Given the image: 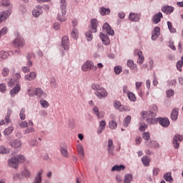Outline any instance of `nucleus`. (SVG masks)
<instances>
[{
	"mask_svg": "<svg viewBox=\"0 0 183 183\" xmlns=\"http://www.w3.org/2000/svg\"><path fill=\"white\" fill-rule=\"evenodd\" d=\"M132 181V174H127L124 176V183H131Z\"/></svg>",
	"mask_w": 183,
	"mask_h": 183,
	"instance_id": "e433bc0d",
	"label": "nucleus"
},
{
	"mask_svg": "<svg viewBox=\"0 0 183 183\" xmlns=\"http://www.w3.org/2000/svg\"><path fill=\"white\" fill-rule=\"evenodd\" d=\"M71 36L73 39H76L78 38V29L76 28L73 29Z\"/></svg>",
	"mask_w": 183,
	"mask_h": 183,
	"instance_id": "c03bdc74",
	"label": "nucleus"
},
{
	"mask_svg": "<svg viewBox=\"0 0 183 183\" xmlns=\"http://www.w3.org/2000/svg\"><path fill=\"white\" fill-rule=\"evenodd\" d=\"M42 6H37L32 12V14L34 15V16H35L36 18H38V16H39V15H42Z\"/></svg>",
	"mask_w": 183,
	"mask_h": 183,
	"instance_id": "a211bd4d",
	"label": "nucleus"
},
{
	"mask_svg": "<svg viewBox=\"0 0 183 183\" xmlns=\"http://www.w3.org/2000/svg\"><path fill=\"white\" fill-rule=\"evenodd\" d=\"M173 139L182 142V141H183V135L176 134L174 136Z\"/></svg>",
	"mask_w": 183,
	"mask_h": 183,
	"instance_id": "6e6d98bb",
	"label": "nucleus"
},
{
	"mask_svg": "<svg viewBox=\"0 0 183 183\" xmlns=\"http://www.w3.org/2000/svg\"><path fill=\"white\" fill-rule=\"evenodd\" d=\"M20 118L21 121H24L25 119V109L22 108L20 111Z\"/></svg>",
	"mask_w": 183,
	"mask_h": 183,
	"instance_id": "13d9d810",
	"label": "nucleus"
},
{
	"mask_svg": "<svg viewBox=\"0 0 183 183\" xmlns=\"http://www.w3.org/2000/svg\"><path fill=\"white\" fill-rule=\"evenodd\" d=\"M1 75L3 76H8L9 75V69L4 67L1 71Z\"/></svg>",
	"mask_w": 183,
	"mask_h": 183,
	"instance_id": "09e8293b",
	"label": "nucleus"
},
{
	"mask_svg": "<svg viewBox=\"0 0 183 183\" xmlns=\"http://www.w3.org/2000/svg\"><path fill=\"white\" fill-rule=\"evenodd\" d=\"M36 78V72L31 71L29 74L25 75L24 79L26 81H34Z\"/></svg>",
	"mask_w": 183,
	"mask_h": 183,
	"instance_id": "5701e85b",
	"label": "nucleus"
},
{
	"mask_svg": "<svg viewBox=\"0 0 183 183\" xmlns=\"http://www.w3.org/2000/svg\"><path fill=\"white\" fill-rule=\"evenodd\" d=\"M9 145H10V147H12L13 148H20L21 143L20 140L14 139V141L10 142L9 143Z\"/></svg>",
	"mask_w": 183,
	"mask_h": 183,
	"instance_id": "393cba45",
	"label": "nucleus"
},
{
	"mask_svg": "<svg viewBox=\"0 0 183 183\" xmlns=\"http://www.w3.org/2000/svg\"><path fill=\"white\" fill-rule=\"evenodd\" d=\"M102 31L111 36H114L115 35V31L114 29H112V27L109 25V24L107 22L102 26Z\"/></svg>",
	"mask_w": 183,
	"mask_h": 183,
	"instance_id": "1a4fd4ad",
	"label": "nucleus"
},
{
	"mask_svg": "<svg viewBox=\"0 0 183 183\" xmlns=\"http://www.w3.org/2000/svg\"><path fill=\"white\" fill-rule=\"evenodd\" d=\"M32 132H35V129H34L32 127H27L24 131V134L26 135L27 134H32Z\"/></svg>",
	"mask_w": 183,
	"mask_h": 183,
	"instance_id": "37998d69",
	"label": "nucleus"
},
{
	"mask_svg": "<svg viewBox=\"0 0 183 183\" xmlns=\"http://www.w3.org/2000/svg\"><path fill=\"white\" fill-rule=\"evenodd\" d=\"M34 95L36 97H46V93L44 92V90L41 88H36L34 90Z\"/></svg>",
	"mask_w": 183,
	"mask_h": 183,
	"instance_id": "bb28decb",
	"label": "nucleus"
},
{
	"mask_svg": "<svg viewBox=\"0 0 183 183\" xmlns=\"http://www.w3.org/2000/svg\"><path fill=\"white\" fill-rule=\"evenodd\" d=\"M9 56V54L6 51H0V62L4 61V59H6Z\"/></svg>",
	"mask_w": 183,
	"mask_h": 183,
	"instance_id": "f704fd0d",
	"label": "nucleus"
},
{
	"mask_svg": "<svg viewBox=\"0 0 183 183\" xmlns=\"http://www.w3.org/2000/svg\"><path fill=\"white\" fill-rule=\"evenodd\" d=\"M168 85L169 86H175V85H177V80L175 79L170 80L168 83Z\"/></svg>",
	"mask_w": 183,
	"mask_h": 183,
	"instance_id": "680f3d73",
	"label": "nucleus"
},
{
	"mask_svg": "<svg viewBox=\"0 0 183 183\" xmlns=\"http://www.w3.org/2000/svg\"><path fill=\"white\" fill-rule=\"evenodd\" d=\"M16 85V86H15ZM9 86H15L11 90H10V95L11 97H15L17 94H19V91H21V86L18 84L17 81H14V79H10L8 82Z\"/></svg>",
	"mask_w": 183,
	"mask_h": 183,
	"instance_id": "423d86ee",
	"label": "nucleus"
},
{
	"mask_svg": "<svg viewBox=\"0 0 183 183\" xmlns=\"http://www.w3.org/2000/svg\"><path fill=\"white\" fill-rule=\"evenodd\" d=\"M159 32H161V29L158 26L154 27V31L152 34V41H155L159 36Z\"/></svg>",
	"mask_w": 183,
	"mask_h": 183,
	"instance_id": "6ab92c4d",
	"label": "nucleus"
},
{
	"mask_svg": "<svg viewBox=\"0 0 183 183\" xmlns=\"http://www.w3.org/2000/svg\"><path fill=\"white\" fill-rule=\"evenodd\" d=\"M142 138L143 139H144L145 141H148L150 138V134H149V132H143L142 133Z\"/></svg>",
	"mask_w": 183,
	"mask_h": 183,
	"instance_id": "5fc2aeb1",
	"label": "nucleus"
},
{
	"mask_svg": "<svg viewBox=\"0 0 183 183\" xmlns=\"http://www.w3.org/2000/svg\"><path fill=\"white\" fill-rule=\"evenodd\" d=\"M142 162L144 167H149V162H151V160L149 159V158H148V156H144L142 158Z\"/></svg>",
	"mask_w": 183,
	"mask_h": 183,
	"instance_id": "2f4dec72",
	"label": "nucleus"
},
{
	"mask_svg": "<svg viewBox=\"0 0 183 183\" xmlns=\"http://www.w3.org/2000/svg\"><path fill=\"white\" fill-rule=\"evenodd\" d=\"M118 127V124H117V122L112 120L109 122V128L110 129H115Z\"/></svg>",
	"mask_w": 183,
	"mask_h": 183,
	"instance_id": "4c0bfd02",
	"label": "nucleus"
},
{
	"mask_svg": "<svg viewBox=\"0 0 183 183\" xmlns=\"http://www.w3.org/2000/svg\"><path fill=\"white\" fill-rule=\"evenodd\" d=\"M121 72H122V67L121 66H116L114 67V74H116V75H119Z\"/></svg>",
	"mask_w": 183,
	"mask_h": 183,
	"instance_id": "de8ad7c7",
	"label": "nucleus"
},
{
	"mask_svg": "<svg viewBox=\"0 0 183 183\" xmlns=\"http://www.w3.org/2000/svg\"><path fill=\"white\" fill-rule=\"evenodd\" d=\"M127 66H129L130 69H133L135 72L138 71V67L135 64H134V60H128Z\"/></svg>",
	"mask_w": 183,
	"mask_h": 183,
	"instance_id": "a878e982",
	"label": "nucleus"
},
{
	"mask_svg": "<svg viewBox=\"0 0 183 183\" xmlns=\"http://www.w3.org/2000/svg\"><path fill=\"white\" fill-rule=\"evenodd\" d=\"M124 169H125V166L124 164H120L119 166L115 165L112 168L111 172H114V171H124Z\"/></svg>",
	"mask_w": 183,
	"mask_h": 183,
	"instance_id": "c756f323",
	"label": "nucleus"
},
{
	"mask_svg": "<svg viewBox=\"0 0 183 183\" xmlns=\"http://www.w3.org/2000/svg\"><path fill=\"white\" fill-rule=\"evenodd\" d=\"M61 13L57 16L58 21L64 22L65 21V15H66V0H61L60 1Z\"/></svg>",
	"mask_w": 183,
	"mask_h": 183,
	"instance_id": "39448f33",
	"label": "nucleus"
},
{
	"mask_svg": "<svg viewBox=\"0 0 183 183\" xmlns=\"http://www.w3.org/2000/svg\"><path fill=\"white\" fill-rule=\"evenodd\" d=\"M179 109L178 108H174L171 113V119L172 121H177L178 119V114Z\"/></svg>",
	"mask_w": 183,
	"mask_h": 183,
	"instance_id": "4be33fe9",
	"label": "nucleus"
},
{
	"mask_svg": "<svg viewBox=\"0 0 183 183\" xmlns=\"http://www.w3.org/2000/svg\"><path fill=\"white\" fill-rule=\"evenodd\" d=\"M0 91L4 94L6 91V86L5 84H0Z\"/></svg>",
	"mask_w": 183,
	"mask_h": 183,
	"instance_id": "052dcab7",
	"label": "nucleus"
},
{
	"mask_svg": "<svg viewBox=\"0 0 183 183\" xmlns=\"http://www.w3.org/2000/svg\"><path fill=\"white\" fill-rule=\"evenodd\" d=\"M127 97L129 101H132L133 102H135V101H137V97H135V94H134V93L131 92H127Z\"/></svg>",
	"mask_w": 183,
	"mask_h": 183,
	"instance_id": "c9c22d12",
	"label": "nucleus"
},
{
	"mask_svg": "<svg viewBox=\"0 0 183 183\" xmlns=\"http://www.w3.org/2000/svg\"><path fill=\"white\" fill-rule=\"evenodd\" d=\"M42 174H44V169H41L34 176L32 183H42Z\"/></svg>",
	"mask_w": 183,
	"mask_h": 183,
	"instance_id": "ddd939ff",
	"label": "nucleus"
},
{
	"mask_svg": "<svg viewBox=\"0 0 183 183\" xmlns=\"http://www.w3.org/2000/svg\"><path fill=\"white\" fill-rule=\"evenodd\" d=\"M51 86L52 88H56V82L55 81V78L51 79Z\"/></svg>",
	"mask_w": 183,
	"mask_h": 183,
	"instance_id": "338daca9",
	"label": "nucleus"
},
{
	"mask_svg": "<svg viewBox=\"0 0 183 183\" xmlns=\"http://www.w3.org/2000/svg\"><path fill=\"white\" fill-rule=\"evenodd\" d=\"M21 128H27L28 127V122H26V121H24V122H21L20 124H19Z\"/></svg>",
	"mask_w": 183,
	"mask_h": 183,
	"instance_id": "0e129e2a",
	"label": "nucleus"
},
{
	"mask_svg": "<svg viewBox=\"0 0 183 183\" xmlns=\"http://www.w3.org/2000/svg\"><path fill=\"white\" fill-rule=\"evenodd\" d=\"M7 33H8V27H3L0 30V38L1 36H4V35H6Z\"/></svg>",
	"mask_w": 183,
	"mask_h": 183,
	"instance_id": "603ef678",
	"label": "nucleus"
},
{
	"mask_svg": "<svg viewBox=\"0 0 183 183\" xmlns=\"http://www.w3.org/2000/svg\"><path fill=\"white\" fill-rule=\"evenodd\" d=\"M25 161V157L22 154L17 155L16 157H13L8 160V165L11 168H18V165H19L20 162H24Z\"/></svg>",
	"mask_w": 183,
	"mask_h": 183,
	"instance_id": "20e7f679",
	"label": "nucleus"
},
{
	"mask_svg": "<svg viewBox=\"0 0 183 183\" xmlns=\"http://www.w3.org/2000/svg\"><path fill=\"white\" fill-rule=\"evenodd\" d=\"M0 154H9V149H6L4 146H1Z\"/></svg>",
	"mask_w": 183,
	"mask_h": 183,
	"instance_id": "864d4df0",
	"label": "nucleus"
},
{
	"mask_svg": "<svg viewBox=\"0 0 183 183\" xmlns=\"http://www.w3.org/2000/svg\"><path fill=\"white\" fill-rule=\"evenodd\" d=\"M173 147L176 149H178L179 148V142H178V140H176L175 139H173Z\"/></svg>",
	"mask_w": 183,
	"mask_h": 183,
	"instance_id": "bf43d9fd",
	"label": "nucleus"
},
{
	"mask_svg": "<svg viewBox=\"0 0 183 183\" xmlns=\"http://www.w3.org/2000/svg\"><path fill=\"white\" fill-rule=\"evenodd\" d=\"M99 38L102 40L104 45H109L111 44V40L109 39V37H108V34H105L102 32L99 34Z\"/></svg>",
	"mask_w": 183,
	"mask_h": 183,
	"instance_id": "4468645a",
	"label": "nucleus"
},
{
	"mask_svg": "<svg viewBox=\"0 0 183 183\" xmlns=\"http://www.w3.org/2000/svg\"><path fill=\"white\" fill-rule=\"evenodd\" d=\"M26 58L27 59V66H32V61H31V58H32V56H31L30 54H27Z\"/></svg>",
	"mask_w": 183,
	"mask_h": 183,
	"instance_id": "a18cd8bd",
	"label": "nucleus"
},
{
	"mask_svg": "<svg viewBox=\"0 0 183 183\" xmlns=\"http://www.w3.org/2000/svg\"><path fill=\"white\" fill-rule=\"evenodd\" d=\"M166 94L168 98H171V97H174V94H175V92L172 89H169L166 92Z\"/></svg>",
	"mask_w": 183,
	"mask_h": 183,
	"instance_id": "4d7b16f0",
	"label": "nucleus"
},
{
	"mask_svg": "<svg viewBox=\"0 0 183 183\" xmlns=\"http://www.w3.org/2000/svg\"><path fill=\"white\" fill-rule=\"evenodd\" d=\"M77 152L81 159H84V158L85 157V153L84 152V147H82V145H77Z\"/></svg>",
	"mask_w": 183,
	"mask_h": 183,
	"instance_id": "b1692460",
	"label": "nucleus"
},
{
	"mask_svg": "<svg viewBox=\"0 0 183 183\" xmlns=\"http://www.w3.org/2000/svg\"><path fill=\"white\" fill-rule=\"evenodd\" d=\"M93 112L95 114V115H97L98 118H102L101 115H99V109L98 108V107L94 106L93 107Z\"/></svg>",
	"mask_w": 183,
	"mask_h": 183,
	"instance_id": "8fccbe9b",
	"label": "nucleus"
},
{
	"mask_svg": "<svg viewBox=\"0 0 183 183\" xmlns=\"http://www.w3.org/2000/svg\"><path fill=\"white\" fill-rule=\"evenodd\" d=\"M61 46H63L65 51H68V49H69V39H68L67 36H64L62 37Z\"/></svg>",
	"mask_w": 183,
	"mask_h": 183,
	"instance_id": "dca6fc26",
	"label": "nucleus"
},
{
	"mask_svg": "<svg viewBox=\"0 0 183 183\" xmlns=\"http://www.w3.org/2000/svg\"><path fill=\"white\" fill-rule=\"evenodd\" d=\"M162 18V13L159 12L157 14H154L152 19V21L154 24H159L161 22V19Z\"/></svg>",
	"mask_w": 183,
	"mask_h": 183,
	"instance_id": "412c9836",
	"label": "nucleus"
},
{
	"mask_svg": "<svg viewBox=\"0 0 183 183\" xmlns=\"http://www.w3.org/2000/svg\"><path fill=\"white\" fill-rule=\"evenodd\" d=\"M118 16L120 19H124V18H125V13H124V11H119L118 13Z\"/></svg>",
	"mask_w": 183,
	"mask_h": 183,
	"instance_id": "774afa93",
	"label": "nucleus"
},
{
	"mask_svg": "<svg viewBox=\"0 0 183 183\" xmlns=\"http://www.w3.org/2000/svg\"><path fill=\"white\" fill-rule=\"evenodd\" d=\"M21 176L25 177V178H29V177H31V172H29V170H28L27 169H24L21 172Z\"/></svg>",
	"mask_w": 183,
	"mask_h": 183,
	"instance_id": "58836bf2",
	"label": "nucleus"
},
{
	"mask_svg": "<svg viewBox=\"0 0 183 183\" xmlns=\"http://www.w3.org/2000/svg\"><path fill=\"white\" fill-rule=\"evenodd\" d=\"M106 125H107V123L105 122V121L102 120V121L100 122V125H99V127H101V129H102V130L105 129V126H106Z\"/></svg>",
	"mask_w": 183,
	"mask_h": 183,
	"instance_id": "69168bd1",
	"label": "nucleus"
},
{
	"mask_svg": "<svg viewBox=\"0 0 183 183\" xmlns=\"http://www.w3.org/2000/svg\"><path fill=\"white\" fill-rule=\"evenodd\" d=\"M174 7L171 6H164L162 8V12L169 15V14H172L174 12Z\"/></svg>",
	"mask_w": 183,
	"mask_h": 183,
	"instance_id": "aec40b11",
	"label": "nucleus"
},
{
	"mask_svg": "<svg viewBox=\"0 0 183 183\" xmlns=\"http://www.w3.org/2000/svg\"><path fill=\"white\" fill-rule=\"evenodd\" d=\"M14 132V127H9L4 130V135H11Z\"/></svg>",
	"mask_w": 183,
	"mask_h": 183,
	"instance_id": "49530a36",
	"label": "nucleus"
},
{
	"mask_svg": "<svg viewBox=\"0 0 183 183\" xmlns=\"http://www.w3.org/2000/svg\"><path fill=\"white\" fill-rule=\"evenodd\" d=\"M182 65L183 62L181 60L178 61L176 64L177 69L179 71V72L182 71Z\"/></svg>",
	"mask_w": 183,
	"mask_h": 183,
	"instance_id": "3c124183",
	"label": "nucleus"
},
{
	"mask_svg": "<svg viewBox=\"0 0 183 183\" xmlns=\"http://www.w3.org/2000/svg\"><path fill=\"white\" fill-rule=\"evenodd\" d=\"M91 27L88 32L85 34L87 41H90L93 39L92 34L97 33V28H98V20L97 19H92L90 21Z\"/></svg>",
	"mask_w": 183,
	"mask_h": 183,
	"instance_id": "7ed1b4c3",
	"label": "nucleus"
},
{
	"mask_svg": "<svg viewBox=\"0 0 183 183\" xmlns=\"http://www.w3.org/2000/svg\"><path fill=\"white\" fill-rule=\"evenodd\" d=\"M114 149L115 146L114 145V142L112 141V139H109L107 145V152L109 155H112V157H114V155H115V153H114Z\"/></svg>",
	"mask_w": 183,
	"mask_h": 183,
	"instance_id": "9b49d317",
	"label": "nucleus"
},
{
	"mask_svg": "<svg viewBox=\"0 0 183 183\" xmlns=\"http://www.w3.org/2000/svg\"><path fill=\"white\" fill-rule=\"evenodd\" d=\"M146 144L151 148H155V149H157V148H159V144L154 140H151L150 142H146Z\"/></svg>",
	"mask_w": 183,
	"mask_h": 183,
	"instance_id": "cd10ccee",
	"label": "nucleus"
},
{
	"mask_svg": "<svg viewBox=\"0 0 183 183\" xmlns=\"http://www.w3.org/2000/svg\"><path fill=\"white\" fill-rule=\"evenodd\" d=\"M24 45H25V41L24 40V38L21 36H17L16 39H15L13 41V46H14V48H18V49H21V48H24Z\"/></svg>",
	"mask_w": 183,
	"mask_h": 183,
	"instance_id": "6e6552de",
	"label": "nucleus"
},
{
	"mask_svg": "<svg viewBox=\"0 0 183 183\" xmlns=\"http://www.w3.org/2000/svg\"><path fill=\"white\" fill-rule=\"evenodd\" d=\"M39 104L41 105V107L43 108H48V107H49V103H48L46 102V100L44 99H41L40 101H39Z\"/></svg>",
	"mask_w": 183,
	"mask_h": 183,
	"instance_id": "79ce46f5",
	"label": "nucleus"
},
{
	"mask_svg": "<svg viewBox=\"0 0 183 183\" xmlns=\"http://www.w3.org/2000/svg\"><path fill=\"white\" fill-rule=\"evenodd\" d=\"M152 109L149 112H143L142 113L143 119H146L147 124L149 125H152L153 124H155V120H154V118L157 117V112H158V107L157 105H152Z\"/></svg>",
	"mask_w": 183,
	"mask_h": 183,
	"instance_id": "f257e3e1",
	"label": "nucleus"
},
{
	"mask_svg": "<svg viewBox=\"0 0 183 183\" xmlns=\"http://www.w3.org/2000/svg\"><path fill=\"white\" fill-rule=\"evenodd\" d=\"M169 46L173 51H176L177 50V48H175V46L174 45V41H169Z\"/></svg>",
	"mask_w": 183,
	"mask_h": 183,
	"instance_id": "e2e57ef3",
	"label": "nucleus"
},
{
	"mask_svg": "<svg viewBox=\"0 0 183 183\" xmlns=\"http://www.w3.org/2000/svg\"><path fill=\"white\" fill-rule=\"evenodd\" d=\"M93 69V71H97L98 69V67L96 66H94V62L92 61L87 60L81 66V70L84 71V72H89Z\"/></svg>",
	"mask_w": 183,
	"mask_h": 183,
	"instance_id": "0eeeda50",
	"label": "nucleus"
},
{
	"mask_svg": "<svg viewBox=\"0 0 183 183\" xmlns=\"http://www.w3.org/2000/svg\"><path fill=\"white\" fill-rule=\"evenodd\" d=\"M137 55L139 56V60L137 61V62L141 65L142 64H144V56H142V51L138 50L137 52Z\"/></svg>",
	"mask_w": 183,
	"mask_h": 183,
	"instance_id": "7c9ffc66",
	"label": "nucleus"
},
{
	"mask_svg": "<svg viewBox=\"0 0 183 183\" xmlns=\"http://www.w3.org/2000/svg\"><path fill=\"white\" fill-rule=\"evenodd\" d=\"M164 179L167 181V182H171L172 181H174L172 179V176L171 175V172H167L164 174Z\"/></svg>",
	"mask_w": 183,
	"mask_h": 183,
	"instance_id": "72a5a7b5",
	"label": "nucleus"
},
{
	"mask_svg": "<svg viewBox=\"0 0 183 183\" xmlns=\"http://www.w3.org/2000/svg\"><path fill=\"white\" fill-rule=\"evenodd\" d=\"M68 147L65 143H61L60 144V152L64 158H68L69 157V153H68Z\"/></svg>",
	"mask_w": 183,
	"mask_h": 183,
	"instance_id": "f8f14e48",
	"label": "nucleus"
},
{
	"mask_svg": "<svg viewBox=\"0 0 183 183\" xmlns=\"http://www.w3.org/2000/svg\"><path fill=\"white\" fill-rule=\"evenodd\" d=\"M92 89H93V91H95L94 94L99 99H102V98H107V97H108V93L107 92V90H105L104 87L99 86V84H92Z\"/></svg>",
	"mask_w": 183,
	"mask_h": 183,
	"instance_id": "f03ea898",
	"label": "nucleus"
},
{
	"mask_svg": "<svg viewBox=\"0 0 183 183\" xmlns=\"http://www.w3.org/2000/svg\"><path fill=\"white\" fill-rule=\"evenodd\" d=\"M131 116L129 115L124 119L123 126L125 127V128L129 127V124H131Z\"/></svg>",
	"mask_w": 183,
	"mask_h": 183,
	"instance_id": "473e14b6",
	"label": "nucleus"
},
{
	"mask_svg": "<svg viewBox=\"0 0 183 183\" xmlns=\"http://www.w3.org/2000/svg\"><path fill=\"white\" fill-rule=\"evenodd\" d=\"M99 13L101 15H102V16H104V15H109V14H111V9L102 7L99 10Z\"/></svg>",
	"mask_w": 183,
	"mask_h": 183,
	"instance_id": "c85d7f7f",
	"label": "nucleus"
},
{
	"mask_svg": "<svg viewBox=\"0 0 183 183\" xmlns=\"http://www.w3.org/2000/svg\"><path fill=\"white\" fill-rule=\"evenodd\" d=\"M12 14V9H8L6 11H4L3 12L0 13V24L2 22H5L6 21V19L9 17V15Z\"/></svg>",
	"mask_w": 183,
	"mask_h": 183,
	"instance_id": "9d476101",
	"label": "nucleus"
},
{
	"mask_svg": "<svg viewBox=\"0 0 183 183\" xmlns=\"http://www.w3.org/2000/svg\"><path fill=\"white\" fill-rule=\"evenodd\" d=\"M129 19L132 21V22H139V16L137 13L131 12L129 16Z\"/></svg>",
	"mask_w": 183,
	"mask_h": 183,
	"instance_id": "f3484780",
	"label": "nucleus"
},
{
	"mask_svg": "<svg viewBox=\"0 0 183 183\" xmlns=\"http://www.w3.org/2000/svg\"><path fill=\"white\" fill-rule=\"evenodd\" d=\"M158 121L160 125L163 127V128H168L169 127V119L167 117H160L158 119Z\"/></svg>",
	"mask_w": 183,
	"mask_h": 183,
	"instance_id": "2eb2a0df",
	"label": "nucleus"
},
{
	"mask_svg": "<svg viewBox=\"0 0 183 183\" xmlns=\"http://www.w3.org/2000/svg\"><path fill=\"white\" fill-rule=\"evenodd\" d=\"M167 26L171 34H175L177 32V29L172 27V23L171 21H167Z\"/></svg>",
	"mask_w": 183,
	"mask_h": 183,
	"instance_id": "ea45409f",
	"label": "nucleus"
},
{
	"mask_svg": "<svg viewBox=\"0 0 183 183\" xmlns=\"http://www.w3.org/2000/svg\"><path fill=\"white\" fill-rule=\"evenodd\" d=\"M114 106L116 109H119V111H122V106L121 105V102L119 101H114Z\"/></svg>",
	"mask_w": 183,
	"mask_h": 183,
	"instance_id": "a19ab883",
	"label": "nucleus"
}]
</instances>
